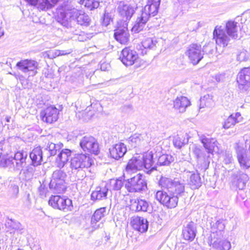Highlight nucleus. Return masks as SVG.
Segmentation results:
<instances>
[{
  "instance_id": "obj_12",
  "label": "nucleus",
  "mask_w": 250,
  "mask_h": 250,
  "mask_svg": "<svg viewBox=\"0 0 250 250\" xmlns=\"http://www.w3.org/2000/svg\"><path fill=\"white\" fill-rule=\"evenodd\" d=\"M143 157L141 155L134 156L129 160L126 166L123 177L125 178L127 177V175L135 173L138 170L143 169Z\"/></svg>"
},
{
  "instance_id": "obj_11",
  "label": "nucleus",
  "mask_w": 250,
  "mask_h": 250,
  "mask_svg": "<svg viewBox=\"0 0 250 250\" xmlns=\"http://www.w3.org/2000/svg\"><path fill=\"white\" fill-rule=\"evenodd\" d=\"M137 7L133 6L125 1H121L118 3L117 11L122 19L126 22L129 21L135 13Z\"/></svg>"
},
{
  "instance_id": "obj_56",
  "label": "nucleus",
  "mask_w": 250,
  "mask_h": 250,
  "mask_svg": "<svg viewBox=\"0 0 250 250\" xmlns=\"http://www.w3.org/2000/svg\"><path fill=\"white\" fill-rule=\"evenodd\" d=\"M161 0H147V2L146 4L149 5H159L160 4Z\"/></svg>"
},
{
  "instance_id": "obj_31",
  "label": "nucleus",
  "mask_w": 250,
  "mask_h": 250,
  "mask_svg": "<svg viewBox=\"0 0 250 250\" xmlns=\"http://www.w3.org/2000/svg\"><path fill=\"white\" fill-rule=\"evenodd\" d=\"M141 156L143 157V169L145 168L147 170V172L155 169L156 166L154 164L153 155L152 151L146 152L144 154L141 155Z\"/></svg>"
},
{
  "instance_id": "obj_35",
  "label": "nucleus",
  "mask_w": 250,
  "mask_h": 250,
  "mask_svg": "<svg viewBox=\"0 0 250 250\" xmlns=\"http://www.w3.org/2000/svg\"><path fill=\"white\" fill-rule=\"evenodd\" d=\"M189 184L193 189L198 188L201 186V179L197 171L196 173L194 172L191 174Z\"/></svg>"
},
{
  "instance_id": "obj_34",
  "label": "nucleus",
  "mask_w": 250,
  "mask_h": 250,
  "mask_svg": "<svg viewBox=\"0 0 250 250\" xmlns=\"http://www.w3.org/2000/svg\"><path fill=\"white\" fill-rule=\"evenodd\" d=\"M211 233H217V236L222 237V231L225 229V225L222 220H218L216 222H211Z\"/></svg>"
},
{
  "instance_id": "obj_4",
  "label": "nucleus",
  "mask_w": 250,
  "mask_h": 250,
  "mask_svg": "<svg viewBox=\"0 0 250 250\" xmlns=\"http://www.w3.org/2000/svg\"><path fill=\"white\" fill-rule=\"evenodd\" d=\"M77 0H67L64 1L59 7L61 10L58 16V21L62 25L69 28L71 26V19L75 16L79 11L77 9Z\"/></svg>"
},
{
  "instance_id": "obj_54",
  "label": "nucleus",
  "mask_w": 250,
  "mask_h": 250,
  "mask_svg": "<svg viewBox=\"0 0 250 250\" xmlns=\"http://www.w3.org/2000/svg\"><path fill=\"white\" fill-rule=\"evenodd\" d=\"M212 48V47L211 45L210 44H208L206 46H204L203 49V52H206L209 54H211L213 51V50Z\"/></svg>"
},
{
  "instance_id": "obj_29",
  "label": "nucleus",
  "mask_w": 250,
  "mask_h": 250,
  "mask_svg": "<svg viewBox=\"0 0 250 250\" xmlns=\"http://www.w3.org/2000/svg\"><path fill=\"white\" fill-rule=\"evenodd\" d=\"M72 151L69 149H63L58 154L56 159L57 167L62 168L71 157Z\"/></svg>"
},
{
  "instance_id": "obj_23",
  "label": "nucleus",
  "mask_w": 250,
  "mask_h": 250,
  "mask_svg": "<svg viewBox=\"0 0 250 250\" xmlns=\"http://www.w3.org/2000/svg\"><path fill=\"white\" fill-rule=\"evenodd\" d=\"M249 180V178L247 174L238 172L233 175L232 184L237 188L242 190L245 188Z\"/></svg>"
},
{
  "instance_id": "obj_10",
  "label": "nucleus",
  "mask_w": 250,
  "mask_h": 250,
  "mask_svg": "<svg viewBox=\"0 0 250 250\" xmlns=\"http://www.w3.org/2000/svg\"><path fill=\"white\" fill-rule=\"evenodd\" d=\"M186 55L193 65L198 64L203 58L204 53L201 45L195 43L190 44L188 48Z\"/></svg>"
},
{
  "instance_id": "obj_47",
  "label": "nucleus",
  "mask_w": 250,
  "mask_h": 250,
  "mask_svg": "<svg viewBox=\"0 0 250 250\" xmlns=\"http://www.w3.org/2000/svg\"><path fill=\"white\" fill-rule=\"evenodd\" d=\"M236 123H237V119H234L233 114H231L225 121L223 127L225 129H229L234 126Z\"/></svg>"
},
{
  "instance_id": "obj_14",
  "label": "nucleus",
  "mask_w": 250,
  "mask_h": 250,
  "mask_svg": "<svg viewBox=\"0 0 250 250\" xmlns=\"http://www.w3.org/2000/svg\"><path fill=\"white\" fill-rule=\"evenodd\" d=\"M217 233L210 234L209 237L208 244L216 250H229L231 247L229 242L221 240V237L217 236Z\"/></svg>"
},
{
  "instance_id": "obj_9",
  "label": "nucleus",
  "mask_w": 250,
  "mask_h": 250,
  "mask_svg": "<svg viewBox=\"0 0 250 250\" xmlns=\"http://www.w3.org/2000/svg\"><path fill=\"white\" fill-rule=\"evenodd\" d=\"M80 145L84 151L96 155L99 152V143L97 140L91 136H85L83 137L80 141Z\"/></svg>"
},
{
  "instance_id": "obj_6",
  "label": "nucleus",
  "mask_w": 250,
  "mask_h": 250,
  "mask_svg": "<svg viewBox=\"0 0 250 250\" xmlns=\"http://www.w3.org/2000/svg\"><path fill=\"white\" fill-rule=\"evenodd\" d=\"M91 165V160L89 157L85 154H77L71 160L70 168L71 173L68 171L69 174H74L77 175L79 172H83V169L88 168Z\"/></svg>"
},
{
  "instance_id": "obj_15",
  "label": "nucleus",
  "mask_w": 250,
  "mask_h": 250,
  "mask_svg": "<svg viewBox=\"0 0 250 250\" xmlns=\"http://www.w3.org/2000/svg\"><path fill=\"white\" fill-rule=\"evenodd\" d=\"M235 148L237 153V157L241 167L243 169H248L250 167V157L248 156L246 150L239 143L235 144Z\"/></svg>"
},
{
  "instance_id": "obj_51",
  "label": "nucleus",
  "mask_w": 250,
  "mask_h": 250,
  "mask_svg": "<svg viewBox=\"0 0 250 250\" xmlns=\"http://www.w3.org/2000/svg\"><path fill=\"white\" fill-rule=\"evenodd\" d=\"M111 16L109 15V13H105L104 17H103V24L104 26H107L110 22V21H111Z\"/></svg>"
},
{
  "instance_id": "obj_52",
  "label": "nucleus",
  "mask_w": 250,
  "mask_h": 250,
  "mask_svg": "<svg viewBox=\"0 0 250 250\" xmlns=\"http://www.w3.org/2000/svg\"><path fill=\"white\" fill-rule=\"evenodd\" d=\"M38 191L41 197L43 198L45 197L46 192L47 191V188L45 187V185L41 184L38 188Z\"/></svg>"
},
{
  "instance_id": "obj_58",
  "label": "nucleus",
  "mask_w": 250,
  "mask_h": 250,
  "mask_svg": "<svg viewBox=\"0 0 250 250\" xmlns=\"http://www.w3.org/2000/svg\"><path fill=\"white\" fill-rule=\"evenodd\" d=\"M26 170L31 174H32L34 170L33 167H27Z\"/></svg>"
},
{
  "instance_id": "obj_20",
  "label": "nucleus",
  "mask_w": 250,
  "mask_h": 250,
  "mask_svg": "<svg viewBox=\"0 0 250 250\" xmlns=\"http://www.w3.org/2000/svg\"><path fill=\"white\" fill-rule=\"evenodd\" d=\"M125 22L122 27H118L114 32L115 39L121 44H125L129 41V33Z\"/></svg>"
},
{
  "instance_id": "obj_21",
  "label": "nucleus",
  "mask_w": 250,
  "mask_h": 250,
  "mask_svg": "<svg viewBox=\"0 0 250 250\" xmlns=\"http://www.w3.org/2000/svg\"><path fill=\"white\" fill-rule=\"evenodd\" d=\"M131 224L134 229L141 233L146 232L148 228V222L147 219L142 217H133Z\"/></svg>"
},
{
  "instance_id": "obj_17",
  "label": "nucleus",
  "mask_w": 250,
  "mask_h": 250,
  "mask_svg": "<svg viewBox=\"0 0 250 250\" xmlns=\"http://www.w3.org/2000/svg\"><path fill=\"white\" fill-rule=\"evenodd\" d=\"M120 59L122 62L126 66L133 65L138 59L137 52L130 48L125 47L121 53Z\"/></svg>"
},
{
  "instance_id": "obj_25",
  "label": "nucleus",
  "mask_w": 250,
  "mask_h": 250,
  "mask_svg": "<svg viewBox=\"0 0 250 250\" xmlns=\"http://www.w3.org/2000/svg\"><path fill=\"white\" fill-rule=\"evenodd\" d=\"M148 20L147 14L141 13V15L137 17L135 23L131 29L132 32L137 33L142 31L146 27Z\"/></svg>"
},
{
  "instance_id": "obj_19",
  "label": "nucleus",
  "mask_w": 250,
  "mask_h": 250,
  "mask_svg": "<svg viewBox=\"0 0 250 250\" xmlns=\"http://www.w3.org/2000/svg\"><path fill=\"white\" fill-rule=\"evenodd\" d=\"M196 232V225L191 221L184 226L182 235L185 240L191 242L195 238Z\"/></svg>"
},
{
  "instance_id": "obj_3",
  "label": "nucleus",
  "mask_w": 250,
  "mask_h": 250,
  "mask_svg": "<svg viewBox=\"0 0 250 250\" xmlns=\"http://www.w3.org/2000/svg\"><path fill=\"white\" fill-rule=\"evenodd\" d=\"M213 38L218 45L225 47L238 39L237 22L228 21L225 28L216 26L213 31Z\"/></svg>"
},
{
  "instance_id": "obj_8",
  "label": "nucleus",
  "mask_w": 250,
  "mask_h": 250,
  "mask_svg": "<svg viewBox=\"0 0 250 250\" xmlns=\"http://www.w3.org/2000/svg\"><path fill=\"white\" fill-rule=\"evenodd\" d=\"M48 204L54 208L64 212L71 211L73 208L71 199L59 195H52L49 200Z\"/></svg>"
},
{
  "instance_id": "obj_24",
  "label": "nucleus",
  "mask_w": 250,
  "mask_h": 250,
  "mask_svg": "<svg viewBox=\"0 0 250 250\" xmlns=\"http://www.w3.org/2000/svg\"><path fill=\"white\" fill-rule=\"evenodd\" d=\"M130 208L135 211L146 212L150 208L149 203L143 199H132L130 200Z\"/></svg>"
},
{
  "instance_id": "obj_13",
  "label": "nucleus",
  "mask_w": 250,
  "mask_h": 250,
  "mask_svg": "<svg viewBox=\"0 0 250 250\" xmlns=\"http://www.w3.org/2000/svg\"><path fill=\"white\" fill-rule=\"evenodd\" d=\"M54 140V137L51 135L44 137L42 139L44 144L43 145V148H44V150L46 151L45 153H46L47 157L55 155L57 151L59 150L62 146V143L55 144L53 142Z\"/></svg>"
},
{
  "instance_id": "obj_2",
  "label": "nucleus",
  "mask_w": 250,
  "mask_h": 250,
  "mask_svg": "<svg viewBox=\"0 0 250 250\" xmlns=\"http://www.w3.org/2000/svg\"><path fill=\"white\" fill-rule=\"evenodd\" d=\"M199 139L206 151L196 147L193 150V153L196 157L197 166L202 170L205 171L208 168L210 164V154L214 151L219 150L218 143L215 139L207 137L204 135H200Z\"/></svg>"
},
{
  "instance_id": "obj_32",
  "label": "nucleus",
  "mask_w": 250,
  "mask_h": 250,
  "mask_svg": "<svg viewBox=\"0 0 250 250\" xmlns=\"http://www.w3.org/2000/svg\"><path fill=\"white\" fill-rule=\"evenodd\" d=\"M108 188L106 186L97 187L91 195L92 200H101L106 198Z\"/></svg>"
},
{
  "instance_id": "obj_7",
  "label": "nucleus",
  "mask_w": 250,
  "mask_h": 250,
  "mask_svg": "<svg viewBox=\"0 0 250 250\" xmlns=\"http://www.w3.org/2000/svg\"><path fill=\"white\" fill-rule=\"evenodd\" d=\"M66 177V173L61 169L54 171L49 185V188L55 193L64 192L66 187L65 182Z\"/></svg>"
},
{
  "instance_id": "obj_64",
  "label": "nucleus",
  "mask_w": 250,
  "mask_h": 250,
  "mask_svg": "<svg viewBox=\"0 0 250 250\" xmlns=\"http://www.w3.org/2000/svg\"><path fill=\"white\" fill-rule=\"evenodd\" d=\"M249 151H250V145H249Z\"/></svg>"
},
{
  "instance_id": "obj_37",
  "label": "nucleus",
  "mask_w": 250,
  "mask_h": 250,
  "mask_svg": "<svg viewBox=\"0 0 250 250\" xmlns=\"http://www.w3.org/2000/svg\"><path fill=\"white\" fill-rule=\"evenodd\" d=\"M159 6V5L156 4H146L143 9L142 13L147 14V17L149 19L151 17H154L157 14Z\"/></svg>"
},
{
  "instance_id": "obj_55",
  "label": "nucleus",
  "mask_w": 250,
  "mask_h": 250,
  "mask_svg": "<svg viewBox=\"0 0 250 250\" xmlns=\"http://www.w3.org/2000/svg\"><path fill=\"white\" fill-rule=\"evenodd\" d=\"M61 54V50H56L54 52H52V54H48V57L50 59H53L58 56H60Z\"/></svg>"
},
{
  "instance_id": "obj_28",
  "label": "nucleus",
  "mask_w": 250,
  "mask_h": 250,
  "mask_svg": "<svg viewBox=\"0 0 250 250\" xmlns=\"http://www.w3.org/2000/svg\"><path fill=\"white\" fill-rule=\"evenodd\" d=\"M28 153L26 151H18L15 154L14 157V169L20 170L24 167Z\"/></svg>"
},
{
  "instance_id": "obj_39",
  "label": "nucleus",
  "mask_w": 250,
  "mask_h": 250,
  "mask_svg": "<svg viewBox=\"0 0 250 250\" xmlns=\"http://www.w3.org/2000/svg\"><path fill=\"white\" fill-rule=\"evenodd\" d=\"M77 2L83 5L90 10L97 8L100 4L99 2L97 0H77Z\"/></svg>"
},
{
  "instance_id": "obj_63",
  "label": "nucleus",
  "mask_w": 250,
  "mask_h": 250,
  "mask_svg": "<svg viewBox=\"0 0 250 250\" xmlns=\"http://www.w3.org/2000/svg\"><path fill=\"white\" fill-rule=\"evenodd\" d=\"M101 69L103 70H105L104 69H103V66L102 65L101 66Z\"/></svg>"
},
{
  "instance_id": "obj_22",
  "label": "nucleus",
  "mask_w": 250,
  "mask_h": 250,
  "mask_svg": "<svg viewBox=\"0 0 250 250\" xmlns=\"http://www.w3.org/2000/svg\"><path fill=\"white\" fill-rule=\"evenodd\" d=\"M126 150L125 145L122 143L115 144L109 149L110 157L115 160H119L123 157Z\"/></svg>"
},
{
  "instance_id": "obj_48",
  "label": "nucleus",
  "mask_w": 250,
  "mask_h": 250,
  "mask_svg": "<svg viewBox=\"0 0 250 250\" xmlns=\"http://www.w3.org/2000/svg\"><path fill=\"white\" fill-rule=\"evenodd\" d=\"M37 7L42 10H47L52 8L53 7L49 0H40Z\"/></svg>"
},
{
  "instance_id": "obj_60",
  "label": "nucleus",
  "mask_w": 250,
  "mask_h": 250,
  "mask_svg": "<svg viewBox=\"0 0 250 250\" xmlns=\"http://www.w3.org/2000/svg\"><path fill=\"white\" fill-rule=\"evenodd\" d=\"M69 53H66L65 52V51H63V50H61V54H60V56H62V55H66V54H69Z\"/></svg>"
},
{
  "instance_id": "obj_5",
  "label": "nucleus",
  "mask_w": 250,
  "mask_h": 250,
  "mask_svg": "<svg viewBox=\"0 0 250 250\" xmlns=\"http://www.w3.org/2000/svg\"><path fill=\"white\" fill-rule=\"evenodd\" d=\"M125 188L129 192H140L147 188L144 176L140 173L125 180Z\"/></svg>"
},
{
  "instance_id": "obj_59",
  "label": "nucleus",
  "mask_w": 250,
  "mask_h": 250,
  "mask_svg": "<svg viewBox=\"0 0 250 250\" xmlns=\"http://www.w3.org/2000/svg\"><path fill=\"white\" fill-rule=\"evenodd\" d=\"M179 2L182 3H190L191 2V0H178Z\"/></svg>"
},
{
  "instance_id": "obj_38",
  "label": "nucleus",
  "mask_w": 250,
  "mask_h": 250,
  "mask_svg": "<svg viewBox=\"0 0 250 250\" xmlns=\"http://www.w3.org/2000/svg\"><path fill=\"white\" fill-rule=\"evenodd\" d=\"M174 161V158L171 155L162 154L159 156L157 165L159 166H169Z\"/></svg>"
},
{
  "instance_id": "obj_50",
  "label": "nucleus",
  "mask_w": 250,
  "mask_h": 250,
  "mask_svg": "<svg viewBox=\"0 0 250 250\" xmlns=\"http://www.w3.org/2000/svg\"><path fill=\"white\" fill-rule=\"evenodd\" d=\"M91 228L92 231H94L100 228H102L104 226V223L102 221L99 222L97 220L91 219Z\"/></svg>"
},
{
  "instance_id": "obj_33",
  "label": "nucleus",
  "mask_w": 250,
  "mask_h": 250,
  "mask_svg": "<svg viewBox=\"0 0 250 250\" xmlns=\"http://www.w3.org/2000/svg\"><path fill=\"white\" fill-rule=\"evenodd\" d=\"M29 156L34 166L40 165L42 160V152L41 147H37L33 149Z\"/></svg>"
},
{
  "instance_id": "obj_45",
  "label": "nucleus",
  "mask_w": 250,
  "mask_h": 250,
  "mask_svg": "<svg viewBox=\"0 0 250 250\" xmlns=\"http://www.w3.org/2000/svg\"><path fill=\"white\" fill-rule=\"evenodd\" d=\"M106 208H101L97 209L91 217V219L100 221L105 215Z\"/></svg>"
},
{
  "instance_id": "obj_26",
  "label": "nucleus",
  "mask_w": 250,
  "mask_h": 250,
  "mask_svg": "<svg viewBox=\"0 0 250 250\" xmlns=\"http://www.w3.org/2000/svg\"><path fill=\"white\" fill-rule=\"evenodd\" d=\"M75 21H76L78 24L87 26L90 25V19L87 14L79 10L78 12V14L71 19V26L69 28L72 27L73 24Z\"/></svg>"
},
{
  "instance_id": "obj_43",
  "label": "nucleus",
  "mask_w": 250,
  "mask_h": 250,
  "mask_svg": "<svg viewBox=\"0 0 250 250\" xmlns=\"http://www.w3.org/2000/svg\"><path fill=\"white\" fill-rule=\"evenodd\" d=\"M236 80L250 82V68H244L238 74Z\"/></svg>"
},
{
  "instance_id": "obj_1",
  "label": "nucleus",
  "mask_w": 250,
  "mask_h": 250,
  "mask_svg": "<svg viewBox=\"0 0 250 250\" xmlns=\"http://www.w3.org/2000/svg\"><path fill=\"white\" fill-rule=\"evenodd\" d=\"M159 185L164 189L156 192V200L168 208L176 207L179 198L186 193L185 181L178 178L171 179L162 177L159 180Z\"/></svg>"
},
{
  "instance_id": "obj_30",
  "label": "nucleus",
  "mask_w": 250,
  "mask_h": 250,
  "mask_svg": "<svg viewBox=\"0 0 250 250\" xmlns=\"http://www.w3.org/2000/svg\"><path fill=\"white\" fill-rule=\"evenodd\" d=\"M190 104L188 99L185 96L177 97L173 102V106L175 109L179 112L183 113L186 111V109Z\"/></svg>"
},
{
  "instance_id": "obj_40",
  "label": "nucleus",
  "mask_w": 250,
  "mask_h": 250,
  "mask_svg": "<svg viewBox=\"0 0 250 250\" xmlns=\"http://www.w3.org/2000/svg\"><path fill=\"white\" fill-rule=\"evenodd\" d=\"M142 44L145 48L154 49L157 47L158 41L155 37L147 38L142 41Z\"/></svg>"
},
{
  "instance_id": "obj_42",
  "label": "nucleus",
  "mask_w": 250,
  "mask_h": 250,
  "mask_svg": "<svg viewBox=\"0 0 250 250\" xmlns=\"http://www.w3.org/2000/svg\"><path fill=\"white\" fill-rule=\"evenodd\" d=\"M0 167H9L14 169V157H10L7 156H0Z\"/></svg>"
},
{
  "instance_id": "obj_61",
  "label": "nucleus",
  "mask_w": 250,
  "mask_h": 250,
  "mask_svg": "<svg viewBox=\"0 0 250 250\" xmlns=\"http://www.w3.org/2000/svg\"><path fill=\"white\" fill-rule=\"evenodd\" d=\"M5 119L7 122L9 123V122H10L11 117L10 116H6Z\"/></svg>"
},
{
  "instance_id": "obj_18",
  "label": "nucleus",
  "mask_w": 250,
  "mask_h": 250,
  "mask_svg": "<svg viewBox=\"0 0 250 250\" xmlns=\"http://www.w3.org/2000/svg\"><path fill=\"white\" fill-rule=\"evenodd\" d=\"M16 67L23 73H26L29 71H34L38 69V62L31 59L21 60L16 64Z\"/></svg>"
},
{
  "instance_id": "obj_16",
  "label": "nucleus",
  "mask_w": 250,
  "mask_h": 250,
  "mask_svg": "<svg viewBox=\"0 0 250 250\" xmlns=\"http://www.w3.org/2000/svg\"><path fill=\"white\" fill-rule=\"evenodd\" d=\"M58 114V109L54 106H50L41 112L40 116L43 122L51 124L57 120Z\"/></svg>"
},
{
  "instance_id": "obj_27",
  "label": "nucleus",
  "mask_w": 250,
  "mask_h": 250,
  "mask_svg": "<svg viewBox=\"0 0 250 250\" xmlns=\"http://www.w3.org/2000/svg\"><path fill=\"white\" fill-rule=\"evenodd\" d=\"M149 137L146 133H135L128 138V142L132 146L136 147L139 145L148 142Z\"/></svg>"
},
{
  "instance_id": "obj_46",
  "label": "nucleus",
  "mask_w": 250,
  "mask_h": 250,
  "mask_svg": "<svg viewBox=\"0 0 250 250\" xmlns=\"http://www.w3.org/2000/svg\"><path fill=\"white\" fill-rule=\"evenodd\" d=\"M110 184L112 189L114 190H119L123 187V185H125V183L120 178L111 180Z\"/></svg>"
},
{
  "instance_id": "obj_44",
  "label": "nucleus",
  "mask_w": 250,
  "mask_h": 250,
  "mask_svg": "<svg viewBox=\"0 0 250 250\" xmlns=\"http://www.w3.org/2000/svg\"><path fill=\"white\" fill-rule=\"evenodd\" d=\"M238 90L241 93H247L250 90V82L237 80Z\"/></svg>"
},
{
  "instance_id": "obj_49",
  "label": "nucleus",
  "mask_w": 250,
  "mask_h": 250,
  "mask_svg": "<svg viewBox=\"0 0 250 250\" xmlns=\"http://www.w3.org/2000/svg\"><path fill=\"white\" fill-rule=\"evenodd\" d=\"M7 227H10L13 229L21 231L23 228L22 225L20 223L17 221H13L12 220H9L6 224Z\"/></svg>"
},
{
  "instance_id": "obj_57",
  "label": "nucleus",
  "mask_w": 250,
  "mask_h": 250,
  "mask_svg": "<svg viewBox=\"0 0 250 250\" xmlns=\"http://www.w3.org/2000/svg\"><path fill=\"white\" fill-rule=\"evenodd\" d=\"M233 118L235 119H237V123H239L241 121V114L239 112L236 113L235 114H233Z\"/></svg>"
},
{
  "instance_id": "obj_62",
  "label": "nucleus",
  "mask_w": 250,
  "mask_h": 250,
  "mask_svg": "<svg viewBox=\"0 0 250 250\" xmlns=\"http://www.w3.org/2000/svg\"><path fill=\"white\" fill-rule=\"evenodd\" d=\"M4 35V32H2L1 34L0 35V37Z\"/></svg>"
},
{
  "instance_id": "obj_41",
  "label": "nucleus",
  "mask_w": 250,
  "mask_h": 250,
  "mask_svg": "<svg viewBox=\"0 0 250 250\" xmlns=\"http://www.w3.org/2000/svg\"><path fill=\"white\" fill-rule=\"evenodd\" d=\"M188 142V138L179 135L175 136L173 139V144L174 146L178 149L181 148L185 145L187 144Z\"/></svg>"
},
{
  "instance_id": "obj_36",
  "label": "nucleus",
  "mask_w": 250,
  "mask_h": 250,
  "mask_svg": "<svg viewBox=\"0 0 250 250\" xmlns=\"http://www.w3.org/2000/svg\"><path fill=\"white\" fill-rule=\"evenodd\" d=\"M19 187L14 180H10L8 186V194L11 198L17 197L19 193Z\"/></svg>"
},
{
  "instance_id": "obj_53",
  "label": "nucleus",
  "mask_w": 250,
  "mask_h": 250,
  "mask_svg": "<svg viewBox=\"0 0 250 250\" xmlns=\"http://www.w3.org/2000/svg\"><path fill=\"white\" fill-rule=\"evenodd\" d=\"M209 97H210V96L208 95H206V96H204L203 97L201 98V99H200L201 104L200 105V109L204 108V106H208V104H207L208 103L206 102V101L208 99H210Z\"/></svg>"
}]
</instances>
